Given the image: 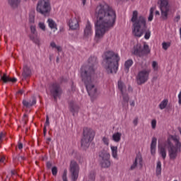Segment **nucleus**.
<instances>
[{
	"instance_id": "f257e3e1",
	"label": "nucleus",
	"mask_w": 181,
	"mask_h": 181,
	"mask_svg": "<svg viewBox=\"0 0 181 181\" xmlns=\"http://www.w3.org/2000/svg\"><path fill=\"white\" fill-rule=\"evenodd\" d=\"M95 16L97 19L95 23V40L98 42L104 37L107 31L115 26L117 14L112 7L103 2L97 6Z\"/></svg>"
},
{
	"instance_id": "f03ea898",
	"label": "nucleus",
	"mask_w": 181,
	"mask_h": 181,
	"mask_svg": "<svg viewBox=\"0 0 181 181\" xmlns=\"http://www.w3.org/2000/svg\"><path fill=\"white\" fill-rule=\"evenodd\" d=\"M95 69H97V58L95 57H90L88 60L87 65H83L81 68V79L90 97L97 95V87H95L94 81Z\"/></svg>"
},
{
	"instance_id": "7ed1b4c3",
	"label": "nucleus",
	"mask_w": 181,
	"mask_h": 181,
	"mask_svg": "<svg viewBox=\"0 0 181 181\" xmlns=\"http://www.w3.org/2000/svg\"><path fill=\"white\" fill-rule=\"evenodd\" d=\"M170 160H176L181 152V142L177 136L170 135L166 141L160 143L158 141V153L163 160L166 159L168 155Z\"/></svg>"
},
{
	"instance_id": "20e7f679",
	"label": "nucleus",
	"mask_w": 181,
	"mask_h": 181,
	"mask_svg": "<svg viewBox=\"0 0 181 181\" xmlns=\"http://www.w3.org/2000/svg\"><path fill=\"white\" fill-rule=\"evenodd\" d=\"M119 56L112 51H107L103 54L104 67L108 74H115L118 71Z\"/></svg>"
},
{
	"instance_id": "39448f33",
	"label": "nucleus",
	"mask_w": 181,
	"mask_h": 181,
	"mask_svg": "<svg viewBox=\"0 0 181 181\" xmlns=\"http://www.w3.org/2000/svg\"><path fill=\"white\" fill-rule=\"evenodd\" d=\"M131 22H132V34L136 37H142L145 29H146V19L144 16H138V11H134L132 13Z\"/></svg>"
},
{
	"instance_id": "423d86ee",
	"label": "nucleus",
	"mask_w": 181,
	"mask_h": 181,
	"mask_svg": "<svg viewBox=\"0 0 181 181\" xmlns=\"http://www.w3.org/2000/svg\"><path fill=\"white\" fill-rule=\"evenodd\" d=\"M95 136V131L91 128L85 127L83 129V136L81 140V146L83 149H87L90 146L92 141Z\"/></svg>"
},
{
	"instance_id": "0eeeda50",
	"label": "nucleus",
	"mask_w": 181,
	"mask_h": 181,
	"mask_svg": "<svg viewBox=\"0 0 181 181\" xmlns=\"http://www.w3.org/2000/svg\"><path fill=\"white\" fill-rule=\"evenodd\" d=\"M36 11L41 15H47V13H50V11H52L50 0H38Z\"/></svg>"
},
{
	"instance_id": "6e6552de",
	"label": "nucleus",
	"mask_w": 181,
	"mask_h": 181,
	"mask_svg": "<svg viewBox=\"0 0 181 181\" xmlns=\"http://www.w3.org/2000/svg\"><path fill=\"white\" fill-rule=\"evenodd\" d=\"M157 5L160 11V18L163 21L168 19L169 11H170V5H169V0H158Z\"/></svg>"
},
{
	"instance_id": "1a4fd4ad",
	"label": "nucleus",
	"mask_w": 181,
	"mask_h": 181,
	"mask_svg": "<svg viewBox=\"0 0 181 181\" xmlns=\"http://www.w3.org/2000/svg\"><path fill=\"white\" fill-rule=\"evenodd\" d=\"M132 53L136 56H139V57H142L145 54H149L151 53V49H149V45L146 42L144 43L143 48L141 44H137L134 46Z\"/></svg>"
},
{
	"instance_id": "9d476101",
	"label": "nucleus",
	"mask_w": 181,
	"mask_h": 181,
	"mask_svg": "<svg viewBox=\"0 0 181 181\" xmlns=\"http://www.w3.org/2000/svg\"><path fill=\"white\" fill-rule=\"evenodd\" d=\"M151 73V69H143L139 71L136 80V83L139 86H142V84H145L148 80H149V74Z\"/></svg>"
},
{
	"instance_id": "9b49d317",
	"label": "nucleus",
	"mask_w": 181,
	"mask_h": 181,
	"mask_svg": "<svg viewBox=\"0 0 181 181\" xmlns=\"http://www.w3.org/2000/svg\"><path fill=\"white\" fill-rule=\"evenodd\" d=\"M111 155L106 151H102L99 153V159L102 168H110L111 166V161L110 160Z\"/></svg>"
},
{
	"instance_id": "f8f14e48",
	"label": "nucleus",
	"mask_w": 181,
	"mask_h": 181,
	"mask_svg": "<svg viewBox=\"0 0 181 181\" xmlns=\"http://www.w3.org/2000/svg\"><path fill=\"white\" fill-rule=\"evenodd\" d=\"M50 93L56 101L57 100V98H60V96L62 95L63 91L62 90V88H60V86L59 84L54 83L50 87Z\"/></svg>"
},
{
	"instance_id": "ddd939ff",
	"label": "nucleus",
	"mask_w": 181,
	"mask_h": 181,
	"mask_svg": "<svg viewBox=\"0 0 181 181\" xmlns=\"http://www.w3.org/2000/svg\"><path fill=\"white\" fill-rule=\"evenodd\" d=\"M118 90L122 93L123 100L124 103H128L129 101V97L128 96V93L127 90V86L122 81H119L117 83Z\"/></svg>"
},
{
	"instance_id": "4468645a",
	"label": "nucleus",
	"mask_w": 181,
	"mask_h": 181,
	"mask_svg": "<svg viewBox=\"0 0 181 181\" xmlns=\"http://www.w3.org/2000/svg\"><path fill=\"white\" fill-rule=\"evenodd\" d=\"M79 168H78V164H77V163L74 160L71 162V165H70V171L71 173V177H72V180L76 181L77 180L78 177V170H79Z\"/></svg>"
},
{
	"instance_id": "2eb2a0df",
	"label": "nucleus",
	"mask_w": 181,
	"mask_h": 181,
	"mask_svg": "<svg viewBox=\"0 0 181 181\" xmlns=\"http://www.w3.org/2000/svg\"><path fill=\"white\" fill-rule=\"evenodd\" d=\"M142 166H144V160L142 159V156H141V154H137L133 165L131 166V169L134 170L135 168L142 169Z\"/></svg>"
},
{
	"instance_id": "dca6fc26",
	"label": "nucleus",
	"mask_w": 181,
	"mask_h": 181,
	"mask_svg": "<svg viewBox=\"0 0 181 181\" xmlns=\"http://www.w3.org/2000/svg\"><path fill=\"white\" fill-rule=\"evenodd\" d=\"M93 25L88 21L83 30V37L86 39L91 37L93 36Z\"/></svg>"
},
{
	"instance_id": "f3484780",
	"label": "nucleus",
	"mask_w": 181,
	"mask_h": 181,
	"mask_svg": "<svg viewBox=\"0 0 181 181\" xmlns=\"http://www.w3.org/2000/svg\"><path fill=\"white\" fill-rule=\"evenodd\" d=\"M30 31L33 35L30 36V39H31V40L36 45H39V43H40V40L37 37V34H36V27L35 25H31Z\"/></svg>"
},
{
	"instance_id": "a211bd4d",
	"label": "nucleus",
	"mask_w": 181,
	"mask_h": 181,
	"mask_svg": "<svg viewBox=\"0 0 181 181\" xmlns=\"http://www.w3.org/2000/svg\"><path fill=\"white\" fill-rule=\"evenodd\" d=\"M69 26L71 30H77L80 28V24H78V19L77 18H71L69 21Z\"/></svg>"
},
{
	"instance_id": "6ab92c4d",
	"label": "nucleus",
	"mask_w": 181,
	"mask_h": 181,
	"mask_svg": "<svg viewBox=\"0 0 181 181\" xmlns=\"http://www.w3.org/2000/svg\"><path fill=\"white\" fill-rule=\"evenodd\" d=\"M35 104H36V98H35V96H33L30 99L28 100H23V105H24V107H26L27 108L32 107V105H35Z\"/></svg>"
},
{
	"instance_id": "aec40b11",
	"label": "nucleus",
	"mask_w": 181,
	"mask_h": 181,
	"mask_svg": "<svg viewBox=\"0 0 181 181\" xmlns=\"http://www.w3.org/2000/svg\"><path fill=\"white\" fill-rule=\"evenodd\" d=\"M157 142H158V139H156V137H153L151 139V143L150 146L151 153L153 156H155V154L156 153Z\"/></svg>"
},
{
	"instance_id": "412c9836",
	"label": "nucleus",
	"mask_w": 181,
	"mask_h": 181,
	"mask_svg": "<svg viewBox=\"0 0 181 181\" xmlns=\"http://www.w3.org/2000/svg\"><path fill=\"white\" fill-rule=\"evenodd\" d=\"M47 23L48 24L49 28L54 30V32H56V30H57V24L56 23L55 21L52 18H48L47 21Z\"/></svg>"
},
{
	"instance_id": "4be33fe9",
	"label": "nucleus",
	"mask_w": 181,
	"mask_h": 181,
	"mask_svg": "<svg viewBox=\"0 0 181 181\" xmlns=\"http://www.w3.org/2000/svg\"><path fill=\"white\" fill-rule=\"evenodd\" d=\"M122 136V133H121L119 132H115L112 135V140L114 142H116L117 144H118V142H119L121 141Z\"/></svg>"
},
{
	"instance_id": "5701e85b",
	"label": "nucleus",
	"mask_w": 181,
	"mask_h": 181,
	"mask_svg": "<svg viewBox=\"0 0 181 181\" xmlns=\"http://www.w3.org/2000/svg\"><path fill=\"white\" fill-rule=\"evenodd\" d=\"M112 156L116 160H118V147L115 146H110Z\"/></svg>"
},
{
	"instance_id": "b1692460",
	"label": "nucleus",
	"mask_w": 181,
	"mask_h": 181,
	"mask_svg": "<svg viewBox=\"0 0 181 181\" xmlns=\"http://www.w3.org/2000/svg\"><path fill=\"white\" fill-rule=\"evenodd\" d=\"M132 64H134L132 59H128L124 62V71H126V73L129 71V69H131Z\"/></svg>"
},
{
	"instance_id": "393cba45",
	"label": "nucleus",
	"mask_w": 181,
	"mask_h": 181,
	"mask_svg": "<svg viewBox=\"0 0 181 181\" xmlns=\"http://www.w3.org/2000/svg\"><path fill=\"white\" fill-rule=\"evenodd\" d=\"M1 80L4 81V83H9V81H11L12 83H15L16 81V78H10L6 74H4V76H1Z\"/></svg>"
},
{
	"instance_id": "a878e982",
	"label": "nucleus",
	"mask_w": 181,
	"mask_h": 181,
	"mask_svg": "<svg viewBox=\"0 0 181 181\" xmlns=\"http://www.w3.org/2000/svg\"><path fill=\"white\" fill-rule=\"evenodd\" d=\"M49 46L52 47V49H57L59 53L63 52V47L60 45H57L54 41H52L49 44Z\"/></svg>"
},
{
	"instance_id": "bb28decb",
	"label": "nucleus",
	"mask_w": 181,
	"mask_h": 181,
	"mask_svg": "<svg viewBox=\"0 0 181 181\" xmlns=\"http://www.w3.org/2000/svg\"><path fill=\"white\" fill-rule=\"evenodd\" d=\"M30 74H31L30 69L28 66H24L23 71L22 74L23 78H26V77H29V76H30Z\"/></svg>"
},
{
	"instance_id": "cd10ccee",
	"label": "nucleus",
	"mask_w": 181,
	"mask_h": 181,
	"mask_svg": "<svg viewBox=\"0 0 181 181\" xmlns=\"http://www.w3.org/2000/svg\"><path fill=\"white\" fill-rule=\"evenodd\" d=\"M21 1L22 0H8V2L10 6H11V8H18Z\"/></svg>"
},
{
	"instance_id": "c85d7f7f",
	"label": "nucleus",
	"mask_w": 181,
	"mask_h": 181,
	"mask_svg": "<svg viewBox=\"0 0 181 181\" xmlns=\"http://www.w3.org/2000/svg\"><path fill=\"white\" fill-rule=\"evenodd\" d=\"M162 174V163L160 161L157 162L156 168V176H160Z\"/></svg>"
},
{
	"instance_id": "c756f323",
	"label": "nucleus",
	"mask_w": 181,
	"mask_h": 181,
	"mask_svg": "<svg viewBox=\"0 0 181 181\" xmlns=\"http://www.w3.org/2000/svg\"><path fill=\"white\" fill-rule=\"evenodd\" d=\"M169 103V100L168 99L163 100L159 104V108L160 110H165L166 107H168V103Z\"/></svg>"
},
{
	"instance_id": "7c9ffc66",
	"label": "nucleus",
	"mask_w": 181,
	"mask_h": 181,
	"mask_svg": "<svg viewBox=\"0 0 181 181\" xmlns=\"http://www.w3.org/2000/svg\"><path fill=\"white\" fill-rule=\"evenodd\" d=\"M155 11H156V7H151L150 8V13L148 18V22H152V21H153V12H155Z\"/></svg>"
},
{
	"instance_id": "2f4dec72",
	"label": "nucleus",
	"mask_w": 181,
	"mask_h": 181,
	"mask_svg": "<svg viewBox=\"0 0 181 181\" xmlns=\"http://www.w3.org/2000/svg\"><path fill=\"white\" fill-rule=\"evenodd\" d=\"M29 23H35V11H31L28 16Z\"/></svg>"
},
{
	"instance_id": "473e14b6",
	"label": "nucleus",
	"mask_w": 181,
	"mask_h": 181,
	"mask_svg": "<svg viewBox=\"0 0 181 181\" xmlns=\"http://www.w3.org/2000/svg\"><path fill=\"white\" fill-rule=\"evenodd\" d=\"M70 111L72 112L73 115L78 112V106L74 105L70 107Z\"/></svg>"
},
{
	"instance_id": "72a5a7b5",
	"label": "nucleus",
	"mask_w": 181,
	"mask_h": 181,
	"mask_svg": "<svg viewBox=\"0 0 181 181\" xmlns=\"http://www.w3.org/2000/svg\"><path fill=\"white\" fill-rule=\"evenodd\" d=\"M38 28H39V29L42 30V32H46V24L45 23V22L40 21L38 23Z\"/></svg>"
},
{
	"instance_id": "f704fd0d",
	"label": "nucleus",
	"mask_w": 181,
	"mask_h": 181,
	"mask_svg": "<svg viewBox=\"0 0 181 181\" xmlns=\"http://www.w3.org/2000/svg\"><path fill=\"white\" fill-rule=\"evenodd\" d=\"M102 141L104 144V145H106V146H108L110 145V138L108 136H105L102 138Z\"/></svg>"
},
{
	"instance_id": "c9c22d12",
	"label": "nucleus",
	"mask_w": 181,
	"mask_h": 181,
	"mask_svg": "<svg viewBox=\"0 0 181 181\" xmlns=\"http://www.w3.org/2000/svg\"><path fill=\"white\" fill-rule=\"evenodd\" d=\"M162 46H163V49L164 50H168V49H169V47H170V42H164L162 43Z\"/></svg>"
},
{
	"instance_id": "e433bc0d",
	"label": "nucleus",
	"mask_w": 181,
	"mask_h": 181,
	"mask_svg": "<svg viewBox=\"0 0 181 181\" xmlns=\"http://www.w3.org/2000/svg\"><path fill=\"white\" fill-rule=\"evenodd\" d=\"M152 67L154 71H158V69H159V65L158 64V62H156V61H153L152 62Z\"/></svg>"
},
{
	"instance_id": "4c0bfd02",
	"label": "nucleus",
	"mask_w": 181,
	"mask_h": 181,
	"mask_svg": "<svg viewBox=\"0 0 181 181\" xmlns=\"http://www.w3.org/2000/svg\"><path fill=\"white\" fill-rule=\"evenodd\" d=\"M150 37H151V30H147L144 35V39H146V40H148Z\"/></svg>"
},
{
	"instance_id": "58836bf2",
	"label": "nucleus",
	"mask_w": 181,
	"mask_h": 181,
	"mask_svg": "<svg viewBox=\"0 0 181 181\" xmlns=\"http://www.w3.org/2000/svg\"><path fill=\"white\" fill-rule=\"evenodd\" d=\"M156 124H157V121L156 119H153L151 120V125L152 129H156Z\"/></svg>"
},
{
	"instance_id": "ea45409f",
	"label": "nucleus",
	"mask_w": 181,
	"mask_h": 181,
	"mask_svg": "<svg viewBox=\"0 0 181 181\" xmlns=\"http://www.w3.org/2000/svg\"><path fill=\"white\" fill-rule=\"evenodd\" d=\"M50 125V122L49 121V116L47 115L46 117V122L45 124V128H46L47 127H49Z\"/></svg>"
},
{
	"instance_id": "a19ab883",
	"label": "nucleus",
	"mask_w": 181,
	"mask_h": 181,
	"mask_svg": "<svg viewBox=\"0 0 181 181\" xmlns=\"http://www.w3.org/2000/svg\"><path fill=\"white\" fill-rule=\"evenodd\" d=\"M52 175H54V176H56V175H57V167H53L52 168Z\"/></svg>"
},
{
	"instance_id": "79ce46f5",
	"label": "nucleus",
	"mask_w": 181,
	"mask_h": 181,
	"mask_svg": "<svg viewBox=\"0 0 181 181\" xmlns=\"http://www.w3.org/2000/svg\"><path fill=\"white\" fill-rule=\"evenodd\" d=\"M63 181H67V171H64L62 176Z\"/></svg>"
},
{
	"instance_id": "37998d69",
	"label": "nucleus",
	"mask_w": 181,
	"mask_h": 181,
	"mask_svg": "<svg viewBox=\"0 0 181 181\" xmlns=\"http://www.w3.org/2000/svg\"><path fill=\"white\" fill-rule=\"evenodd\" d=\"M4 138H5V134L1 132L0 134V141H1V142H2L4 141Z\"/></svg>"
},
{
	"instance_id": "c03bdc74",
	"label": "nucleus",
	"mask_w": 181,
	"mask_h": 181,
	"mask_svg": "<svg viewBox=\"0 0 181 181\" xmlns=\"http://www.w3.org/2000/svg\"><path fill=\"white\" fill-rule=\"evenodd\" d=\"M178 104L181 105V90L180 91L178 94Z\"/></svg>"
},
{
	"instance_id": "a18cd8bd",
	"label": "nucleus",
	"mask_w": 181,
	"mask_h": 181,
	"mask_svg": "<svg viewBox=\"0 0 181 181\" xmlns=\"http://www.w3.org/2000/svg\"><path fill=\"white\" fill-rule=\"evenodd\" d=\"M154 12H155V16L156 18H158V16H160V12H159V11H158V10L156 11L155 10Z\"/></svg>"
},
{
	"instance_id": "49530a36",
	"label": "nucleus",
	"mask_w": 181,
	"mask_h": 181,
	"mask_svg": "<svg viewBox=\"0 0 181 181\" xmlns=\"http://www.w3.org/2000/svg\"><path fill=\"white\" fill-rule=\"evenodd\" d=\"M27 118H28V115H24L23 118V121H24V124H26V121H28Z\"/></svg>"
},
{
	"instance_id": "de8ad7c7",
	"label": "nucleus",
	"mask_w": 181,
	"mask_h": 181,
	"mask_svg": "<svg viewBox=\"0 0 181 181\" xmlns=\"http://www.w3.org/2000/svg\"><path fill=\"white\" fill-rule=\"evenodd\" d=\"M133 124H134V125H138V118H135L133 120Z\"/></svg>"
},
{
	"instance_id": "09e8293b",
	"label": "nucleus",
	"mask_w": 181,
	"mask_h": 181,
	"mask_svg": "<svg viewBox=\"0 0 181 181\" xmlns=\"http://www.w3.org/2000/svg\"><path fill=\"white\" fill-rule=\"evenodd\" d=\"M18 149H22L23 148V144L21 142H18Z\"/></svg>"
},
{
	"instance_id": "8fccbe9b",
	"label": "nucleus",
	"mask_w": 181,
	"mask_h": 181,
	"mask_svg": "<svg viewBox=\"0 0 181 181\" xmlns=\"http://www.w3.org/2000/svg\"><path fill=\"white\" fill-rule=\"evenodd\" d=\"M47 167L50 169L52 168V163L50 162H47Z\"/></svg>"
},
{
	"instance_id": "3c124183",
	"label": "nucleus",
	"mask_w": 181,
	"mask_h": 181,
	"mask_svg": "<svg viewBox=\"0 0 181 181\" xmlns=\"http://www.w3.org/2000/svg\"><path fill=\"white\" fill-rule=\"evenodd\" d=\"M4 162H5V158L4 157H1L0 158V163H4Z\"/></svg>"
},
{
	"instance_id": "603ef678",
	"label": "nucleus",
	"mask_w": 181,
	"mask_h": 181,
	"mask_svg": "<svg viewBox=\"0 0 181 181\" xmlns=\"http://www.w3.org/2000/svg\"><path fill=\"white\" fill-rule=\"evenodd\" d=\"M175 20L176 22H179V21L180 20V16H177Z\"/></svg>"
},
{
	"instance_id": "864d4df0",
	"label": "nucleus",
	"mask_w": 181,
	"mask_h": 181,
	"mask_svg": "<svg viewBox=\"0 0 181 181\" xmlns=\"http://www.w3.org/2000/svg\"><path fill=\"white\" fill-rule=\"evenodd\" d=\"M131 107H135V101L130 102Z\"/></svg>"
},
{
	"instance_id": "5fc2aeb1",
	"label": "nucleus",
	"mask_w": 181,
	"mask_h": 181,
	"mask_svg": "<svg viewBox=\"0 0 181 181\" xmlns=\"http://www.w3.org/2000/svg\"><path fill=\"white\" fill-rule=\"evenodd\" d=\"M25 160V157L23 156L18 157V160Z\"/></svg>"
},
{
	"instance_id": "6e6d98bb",
	"label": "nucleus",
	"mask_w": 181,
	"mask_h": 181,
	"mask_svg": "<svg viewBox=\"0 0 181 181\" xmlns=\"http://www.w3.org/2000/svg\"><path fill=\"white\" fill-rule=\"evenodd\" d=\"M82 1L83 5H86V2H87V0H81Z\"/></svg>"
},
{
	"instance_id": "4d7b16f0",
	"label": "nucleus",
	"mask_w": 181,
	"mask_h": 181,
	"mask_svg": "<svg viewBox=\"0 0 181 181\" xmlns=\"http://www.w3.org/2000/svg\"><path fill=\"white\" fill-rule=\"evenodd\" d=\"M23 93V90H20L18 92V94H22Z\"/></svg>"
},
{
	"instance_id": "13d9d810",
	"label": "nucleus",
	"mask_w": 181,
	"mask_h": 181,
	"mask_svg": "<svg viewBox=\"0 0 181 181\" xmlns=\"http://www.w3.org/2000/svg\"><path fill=\"white\" fill-rule=\"evenodd\" d=\"M44 135H46V127L44 128Z\"/></svg>"
},
{
	"instance_id": "bf43d9fd",
	"label": "nucleus",
	"mask_w": 181,
	"mask_h": 181,
	"mask_svg": "<svg viewBox=\"0 0 181 181\" xmlns=\"http://www.w3.org/2000/svg\"><path fill=\"white\" fill-rule=\"evenodd\" d=\"M47 142H50V141H52V139L48 138V139H47Z\"/></svg>"
},
{
	"instance_id": "052dcab7",
	"label": "nucleus",
	"mask_w": 181,
	"mask_h": 181,
	"mask_svg": "<svg viewBox=\"0 0 181 181\" xmlns=\"http://www.w3.org/2000/svg\"><path fill=\"white\" fill-rule=\"evenodd\" d=\"M15 174H16L15 171H11V175H15Z\"/></svg>"
},
{
	"instance_id": "680f3d73",
	"label": "nucleus",
	"mask_w": 181,
	"mask_h": 181,
	"mask_svg": "<svg viewBox=\"0 0 181 181\" xmlns=\"http://www.w3.org/2000/svg\"><path fill=\"white\" fill-rule=\"evenodd\" d=\"M57 62H59V58H57Z\"/></svg>"
},
{
	"instance_id": "e2e57ef3",
	"label": "nucleus",
	"mask_w": 181,
	"mask_h": 181,
	"mask_svg": "<svg viewBox=\"0 0 181 181\" xmlns=\"http://www.w3.org/2000/svg\"><path fill=\"white\" fill-rule=\"evenodd\" d=\"M6 180H9V178L7 177Z\"/></svg>"
}]
</instances>
